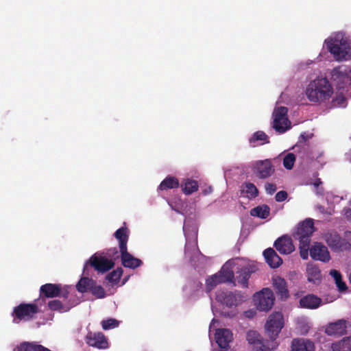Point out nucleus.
<instances>
[{"label": "nucleus", "mask_w": 351, "mask_h": 351, "mask_svg": "<svg viewBox=\"0 0 351 351\" xmlns=\"http://www.w3.org/2000/svg\"><path fill=\"white\" fill-rule=\"evenodd\" d=\"M253 300L257 309L261 311H268L272 308L275 298L271 289L263 288L254 295Z\"/></svg>", "instance_id": "nucleus-6"}, {"label": "nucleus", "mask_w": 351, "mask_h": 351, "mask_svg": "<svg viewBox=\"0 0 351 351\" xmlns=\"http://www.w3.org/2000/svg\"><path fill=\"white\" fill-rule=\"evenodd\" d=\"M291 351H315L314 343L308 339L296 338L291 341Z\"/></svg>", "instance_id": "nucleus-19"}, {"label": "nucleus", "mask_w": 351, "mask_h": 351, "mask_svg": "<svg viewBox=\"0 0 351 351\" xmlns=\"http://www.w3.org/2000/svg\"><path fill=\"white\" fill-rule=\"evenodd\" d=\"M348 326V322L344 319H340L328 324L325 328V332L329 336H342L346 333Z\"/></svg>", "instance_id": "nucleus-15"}, {"label": "nucleus", "mask_w": 351, "mask_h": 351, "mask_svg": "<svg viewBox=\"0 0 351 351\" xmlns=\"http://www.w3.org/2000/svg\"><path fill=\"white\" fill-rule=\"evenodd\" d=\"M180 186L179 180L173 176H169L160 184L158 189L161 191L177 189Z\"/></svg>", "instance_id": "nucleus-32"}, {"label": "nucleus", "mask_w": 351, "mask_h": 351, "mask_svg": "<svg viewBox=\"0 0 351 351\" xmlns=\"http://www.w3.org/2000/svg\"><path fill=\"white\" fill-rule=\"evenodd\" d=\"M39 292L41 299L58 297L61 293V285L46 283L40 287Z\"/></svg>", "instance_id": "nucleus-17"}, {"label": "nucleus", "mask_w": 351, "mask_h": 351, "mask_svg": "<svg viewBox=\"0 0 351 351\" xmlns=\"http://www.w3.org/2000/svg\"><path fill=\"white\" fill-rule=\"evenodd\" d=\"M322 304V299L313 294H308L300 300V305L304 308L315 309L319 307Z\"/></svg>", "instance_id": "nucleus-23"}, {"label": "nucleus", "mask_w": 351, "mask_h": 351, "mask_svg": "<svg viewBox=\"0 0 351 351\" xmlns=\"http://www.w3.org/2000/svg\"><path fill=\"white\" fill-rule=\"evenodd\" d=\"M284 326L283 315L280 312L271 313L265 324L267 335L274 342Z\"/></svg>", "instance_id": "nucleus-5"}, {"label": "nucleus", "mask_w": 351, "mask_h": 351, "mask_svg": "<svg viewBox=\"0 0 351 351\" xmlns=\"http://www.w3.org/2000/svg\"><path fill=\"white\" fill-rule=\"evenodd\" d=\"M332 351H351V336L332 344Z\"/></svg>", "instance_id": "nucleus-33"}, {"label": "nucleus", "mask_w": 351, "mask_h": 351, "mask_svg": "<svg viewBox=\"0 0 351 351\" xmlns=\"http://www.w3.org/2000/svg\"><path fill=\"white\" fill-rule=\"evenodd\" d=\"M122 265L127 268L136 269L140 267L143 262L139 258H135L128 252V248L120 251Z\"/></svg>", "instance_id": "nucleus-20"}, {"label": "nucleus", "mask_w": 351, "mask_h": 351, "mask_svg": "<svg viewBox=\"0 0 351 351\" xmlns=\"http://www.w3.org/2000/svg\"><path fill=\"white\" fill-rule=\"evenodd\" d=\"M213 192V187L211 186H208L207 187H206L204 189H203L202 191V193L204 195H209L211 193Z\"/></svg>", "instance_id": "nucleus-48"}, {"label": "nucleus", "mask_w": 351, "mask_h": 351, "mask_svg": "<svg viewBox=\"0 0 351 351\" xmlns=\"http://www.w3.org/2000/svg\"><path fill=\"white\" fill-rule=\"evenodd\" d=\"M312 259L328 263L330 255L328 248L322 243L315 242L310 247L309 254Z\"/></svg>", "instance_id": "nucleus-13"}, {"label": "nucleus", "mask_w": 351, "mask_h": 351, "mask_svg": "<svg viewBox=\"0 0 351 351\" xmlns=\"http://www.w3.org/2000/svg\"><path fill=\"white\" fill-rule=\"evenodd\" d=\"M249 142L252 147H256L269 143V136L263 131H257L250 138Z\"/></svg>", "instance_id": "nucleus-29"}, {"label": "nucleus", "mask_w": 351, "mask_h": 351, "mask_svg": "<svg viewBox=\"0 0 351 351\" xmlns=\"http://www.w3.org/2000/svg\"><path fill=\"white\" fill-rule=\"evenodd\" d=\"M324 239L334 252L348 251L351 249V231L344 233V238L335 231H330L325 234Z\"/></svg>", "instance_id": "nucleus-3"}, {"label": "nucleus", "mask_w": 351, "mask_h": 351, "mask_svg": "<svg viewBox=\"0 0 351 351\" xmlns=\"http://www.w3.org/2000/svg\"><path fill=\"white\" fill-rule=\"evenodd\" d=\"M246 339L252 345L254 351H271L277 346L276 342H271L270 347L268 341H264L261 335L255 330H249L246 335Z\"/></svg>", "instance_id": "nucleus-8"}, {"label": "nucleus", "mask_w": 351, "mask_h": 351, "mask_svg": "<svg viewBox=\"0 0 351 351\" xmlns=\"http://www.w3.org/2000/svg\"><path fill=\"white\" fill-rule=\"evenodd\" d=\"M332 94L333 88L326 77L315 79L308 84L306 89L308 99L314 103L329 100Z\"/></svg>", "instance_id": "nucleus-1"}, {"label": "nucleus", "mask_w": 351, "mask_h": 351, "mask_svg": "<svg viewBox=\"0 0 351 351\" xmlns=\"http://www.w3.org/2000/svg\"><path fill=\"white\" fill-rule=\"evenodd\" d=\"M114 237L119 241L120 251L127 249V243L129 239V230L126 226L119 228L114 233Z\"/></svg>", "instance_id": "nucleus-27"}, {"label": "nucleus", "mask_w": 351, "mask_h": 351, "mask_svg": "<svg viewBox=\"0 0 351 351\" xmlns=\"http://www.w3.org/2000/svg\"><path fill=\"white\" fill-rule=\"evenodd\" d=\"M253 271L249 266L237 267L236 271V280L242 287H248V280Z\"/></svg>", "instance_id": "nucleus-24"}, {"label": "nucleus", "mask_w": 351, "mask_h": 351, "mask_svg": "<svg viewBox=\"0 0 351 351\" xmlns=\"http://www.w3.org/2000/svg\"><path fill=\"white\" fill-rule=\"evenodd\" d=\"M69 291L67 290V288H62L61 287V293H60V295L59 296H61L65 299L68 298L69 297Z\"/></svg>", "instance_id": "nucleus-47"}, {"label": "nucleus", "mask_w": 351, "mask_h": 351, "mask_svg": "<svg viewBox=\"0 0 351 351\" xmlns=\"http://www.w3.org/2000/svg\"><path fill=\"white\" fill-rule=\"evenodd\" d=\"M322 184V182L320 178L316 179L315 182H314V186L317 188L320 184Z\"/></svg>", "instance_id": "nucleus-50"}, {"label": "nucleus", "mask_w": 351, "mask_h": 351, "mask_svg": "<svg viewBox=\"0 0 351 351\" xmlns=\"http://www.w3.org/2000/svg\"><path fill=\"white\" fill-rule=\"evenodd\" d=\"M216 300L228 307L236 306L242 300V295L239 291H218Z\"/></svg>", "instance_id": "nucleus-11"}, {"label": "nucleus", "mask_w": 351, "mask_h": 351, "mask_svg": "<svg viewBox=\"0 0 351 351\" xmlns=\"http://www.w3.org/2000/svg\"><path fill=\"white\" fill-rule=\"evenodd\" d=\"M256 311L252 310V309H250V310H248V311H246L244 312L245 316L248 318L254 317L256 315Z\"/></svg>", "instance_id": "nucleus-46"}, {"label": "nucleus", "mask_w": 351, "mask_h": 351, "mask_svg": "<svg viewBox=\"0 0 351 351\" xmlns=\"http://www.w3.org/2000/svg\"><path fill=\"white\" fill-rule=\"evenodd\" d=\"M85 341L88 346L98 349L108 348V339L101 332H93L89 331L86 336Z\"/></svg>", "instance_id": "nucleus-14"}, {"label": "nucleus", "mask_w": 351, "mask_h": 351, "mask_svg": "<svg viewBox=\"0 0 351 351\" xmlns=\"http://www.w3.org/2000/svg\"><path fill=\"white\" fill-rule=\"evenodd\" d=\"M332 79L337 82L338 85L351 84V65H341L335 67L331 71Z\"/></svg>", "instance_id": "nucleus-12"}, {"label": "nucleus", "mask_w": 351, "mask_h": 351, "mask_svg": "<svg viewBox=\"0 0 351 351\" xmlns=\"http://www.w3.org/2000/svg\"><path fill=\"white\" fill-rule=\"evenodd\" d=\"M273 287L276 294L281 300H285L289 297V291L285 280L281 277L277 276L273 278Z\"/></svg>", "instance_id": "nucleus-22"}, {"label": "nucleus", "mask_w": 351, "mask_h": 351, "mask_svg": "<svg viewBox=\"0 0 351 351\" xmlns=\"http://www.w3.org/2000/svg\"><path fill=\"white\" fill-rule=\"evenodd\" d=\"M95 280L88 277L82 278L76 285V289L80 293L90 291Z\"/></svg>", "instance_id": "nucleus-35"}, {"label": "nucleus", "mask_w": 351, "mask_h": 351, "mask_svg": "<svg viewBox=\"0 0 351 351\" xmlns=\"http://www.w3.org/2000/svg\"><path fill=\"white\" fill-rule=\"evenodd\" d=\"M88 265H90L98 272L105 273L114 267V263L106 257L94 254L86 262L84 271L87 269Z\"/></svg>", "instance_id": "nucleus-9"}, {"label": "nucleus", "mask_w": 351, "mask_h": 351, "mask_svg": "<svg viewBox=\"0 0 351 351\" xmlns=\"http://www.w3.org/2000/svg\"><path fill=\"white\" fill-rule=\"evenodd\" d=\"M216 342L222 349H228L233 339L232 332L227 328L217 329L215 333Z\"/></svg>", "instance_id": "nucleus-16"}, {"label": "nucleus", "mask_w": 351, "mask_h": 351, "mask_svg": "<svg viewBox=\"0 0 351 351\" xmlns=\"http://www.w3.org/2000/svg\"><path fill=\"white\" fill-rule=\"evenodd\" d=\"M325 44L336 60H348L351 58L350 40L342 33L339 32L334 37L326 39Z\"/></svg>", "instance_id": "nucleus-2"}, {"label": "nucleus", "mask_w": 351, "mask_h": 351, "mask_svg": "<svg viewBox=\"0 0 351 351\" xmlns=\"http://www.w3.org/2000/svg\"><path fill=\"white\" fill-rule=\"evenodd\" d=\"M297 240H299V248H300V257L303 260H307L308 258V252H310V242H311V237H304L302 236L301 238L296 237L295 238Z\"/></svg>", "instance_id": "nucleus-28"}, {"label": "nucleus", "mask_w": 351, "mask_h": 351, "mask_svg": "<svg viewBox=\"0 0 351 351\" xmlns=\"http://www.w3.org/2000/svg\"><path fill=\"white\" fill-rule=\"evenodd\" d=\"M219 273L221 275L223 282H232L234 278V271L229 269L226 265L222 267Z\"/></svg>", "instance_id": "nucleus-38"}, {"label": "nucleus", "mask_w": 351, "mask_h": 351, "mask_svg": "<svg viewBox=\"0 0 351 351\" xmlns=\"http://www.w3.org/2000/svg\"><path fill=\"white\" fill-rule=\"evenodd\" d=\"M198 183L196 180L191 178H186L183 180L181 184V188L182 192L185 195H191L198 190Z\"/></svg>", "instance_id": "nucleus-30"}, {"label": "nucleus", "mask_w": 351, "mask_h": 351, "mask_svg": "<svg viewBox=\"0 0 351 351\" xmlns=\"http://www.w3.org/2000/svg\"><path fill=\"white\" fill-rule=\"evenodd\" d=\"M274 247L282 254H289L295 247L290 237L282 236L274 242Z\"/></svg>", "instance_id": "nucleus-18"}, {"label": "nucleus", "mask_w": 351, "mask_h": 351, "mask_svg": "<svg viewBox=\"0 0 351 351\" xmlns=\"http://www.w3.org/2000/svg\"><path fill=\"white\" fill-rule=\"evenodd\" d=\"M90 291L97 298H104L106 295L104 289L101 285H97L95 281L91 287Z\"/></svg>", "instance_id": "nucleus-41"}, {"label": "nucleus", "mask_w": 351, "mask_h": 351, "mask_svg": "<svg viewBox=\"0 0 351 351\" xmlns=\"http://www.w3.org/2000/svg\"><path fill=\"white\" fill-rule=\"evenodd\" d=\"M287 112L288 109L284 106L276 108L274 111L273 128L278 133H284L291 128Z\"/></svg>", "instance_id": "nucleus-7"}, {"label": "nucleus", "mask_w": 351, "mask_h": 351, "mask_svg": "<svg viewBox=\"0 0 351 351\" xmlns=\"http://www.w3.org/2000/svg\"><path fill=\"white\" fill-rule=\"evenodd\" d=\"M263 256L265 257L266 263L271 268H278L282 263V259L277 254L276 251L269 247L264 250Z\"/></svg>", "instance_id": "nucleus-25"}, {"label": "nucleus", "mask_w": 351, "mask_h": 351, "mask_svg": "<svg viewBox=\"0 0 351 351\" xmlns=\"http://www.w3.org/2000/svg\"><path fill=\"white\" fill-rule=\"evenodd\" d=\"M119 326V322L113 318H110L101 322V326L104 330L112 329Z\"/></svg>", "instance_id": "nucleus-42"}, {"label": "nucleus", "mask_w": 351, "mask_h": 351, "mask_svg": "<svg viewBox=\"0 0 351 351\" xmlns=\"http://www.w3.org/2000/svg\"><path fill=\"white\" fill-rule=\"evenodd\" d=\"M254 174L259 179H266L275 172V167L270 159L256 161L252 167Z\"/></svg>", "instance_id": "nucleus-10"}, {"label": "nucleus", "mask_w": 351, "mask_h": 351, "mask_svg": "<svg viewBox=\"0 0 351 351\" xmlns=\"http://www.w3.org/2000/svg\"><path fill=\"white\" fill-rule=\"evenodd\" d=\"M245 194V196L250 199H254L258 195V190L256 186L251 182H246L243 184L241 194Z\"/></svg>", "instance_id": "nucleus-31"}, {"label": "nucleus", "mask_w": 351, "mask_h": 351, "mask_svg": "<svg viewBox=\"0 0 351 351\" xmlns=\"http://www.w3.org/2000/svg\"><path fill=\"white\" fill-rule=\"evenodd\" d=\"M39 312V308L34 303H21L15 306L12 313V322L14 324H19L21 321H29L33 319L35 315Z\"/></svg>", "instance_id": "nucleus-4"}, {"label": "nucleus", "mask_w": 351, "mask_h": 351, "mask_svg": "<svg viewBox=\"0 0 351 351\" xmlns=\"http://www.w3.org/2000/svg\"><path fill=\"white\" fill-rule=\"evenodd\" d=\"M306 276L308 282L319 285L322 281V274L318 266L313 263H308L306 267Z\"/></svg>", "instance_id": "nucleus-26"}, {"label": "nucleus", "mask_w": 351, "mask_h": 351, "mask_svg": "<svg viewBox=\"0 0 351 351\" xmlns=\"http://www.w3.org/2000/svg\"><path fill=\"white\" fill-rule=\"evenodd\" d=\"M344 215L348 219H351V209L350 208H345L343 209Z\"/></svg>", "instance_id": "nucleus-49"}, {"label": "nucleus", "mask_w": 351, "mask_h": 351, "mask_svg": "<svg viewBox=\"0 0 351 351\" xmlns=\"http://www.w3.org/2000/svg\"><path fill=\"white\" fill-rule=\"evenodd\" d=\"M295 159L296 158L294 154H287L283 158V166L285 168L288 170L292 169L294 166Z\"/></svg>", "instance_id": "nucleus-40"}, {"label": "nucleus", "mask_w": 351, "mask_h": 351, "mask_svg": "<svg viewBox=\"0 0 351 351\" xmlns=\"http://www.w3.org/2000/svg\"><path fill=\"white\" fill-rule=\"evenodd\" d=\"M270 213V208L267 205L258 206L250 210L252 216L257 217L261 219H266Z\"/></svg>", "instance_id": "nucleus-34"}, {"label": "nucleus", "mask_w": 351, "mask_h": 351, "mask_svg": "<svg viewBox=\"0 0 351 351\" xmlns=\"http://www.w3.org/2000/svg\"><path fill=\"white\" fill-rule=\"evenodd\" d=\"M47 305L51 311H62L64 310L62 302L58 300H51L48 302Z\"/></svg>", "instance_id": "nucleus-43"}, {"label": "nucleus", "mask_w": 351, "mask_h": 351, "mask_svg": "<svg viewBox=\"0 0 351 351\" xmlns=\"http://www.w3.org/2000/svg\"><path fill=\"white\" fill-rule=\"evenodd\" d=\"M265 189L267 194L273 195L276 192L277 187L276 185L274 183L267 182L265 184Z\"/></svg>", "instance_id": "nucleus-44"}, {"label": "nucleus", "mask_w": 351, "mask_h": 351, "mask_svg": "<svg viewBox=\"0 0 351 351\" xmlns=\"http://www.w3.org/2000/svg\"><path fill=\"white\" fill-rule=\"evenodd\" d=\"M330 275L335 279L336 285L340 291H343L347 289V286L342 280L341 274L339 271L332 269L330 271Z\"/></svg>", "instance_id": "nucleus-37"}, {"label": "nucleus", "mask_w": 351, "mask_h": 351, "mask_svg": "<svg viewBox=\"0 0 351 351\" xmlns=\"http://www.w3.org/2000/svg\"><path fill=\"white\" fill-rule=\"evenodd\" d=\"M314 231V223L311 219H306L300 223L294 234V238L304 237H311Z\"/></svg>", "instance_id": "nucleus-21"}, {"label": "nucleus", "mask_w": 351, "mask_h": 351, "mask_svg": "<svg viewBox=\"0 0 351 351\" xmlns=\"http://www.w3.org/2000/svg\"><path fill=\"white\" fill-rule=\"evenodd\" d=\"M221 276V275H220L219 273L218 272L211 276H209L206 280V286L207 290L210 291L213 289H214L217 285L224 283Z\"/></svg>", "instance_id": "nucleus-36"}, {"label": "nucleus", "mask_w": 351, "mask_h": 351, "mask_svg": "<svg viewBox=\"0 0 351 351\" xmlns=\"http://www.w3.org/2000/svg\"><path fill=\"white\" fill-rule=\"evenodd\" d=\"M122 274L123 269L121 267H119L109 273L106 278L110 282H117L119 281Z\"/></svg>", "instance_id": "nucleus-39"}, {"label": "nucleus", "mask_w": 351, "mask_h": 351, "mask_svg": "<svg viewBox=\"0 0 351 351\" xmlns=\"http://www.w3.org/2000/svg\"><path fill=\"white\" fill-rule=\"evenodd\" d=\"M287 197L288 194L285 191H280L276 194L275 199L276 202H281L285 201Z\"/></svg>", "instance_id": "nucleus-45"}]
</instances>
